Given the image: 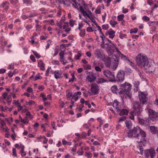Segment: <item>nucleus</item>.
Segmentation results:
<instances>
[{"label": "nucleus", "mask_w": 158, "mask_h": 158, "mask_svg": "<svg viewBox=\"0 0 158 158\" xmlns=\"http://www.w3.org/2000/svg\"><path fill=\"white\" fill-rule=\"evenodd\" d=\"M27 117L30 118L32 119L33 118L32 116H31L30 112L29 111H27L26 114Z\"/></svg>", "instance_id": "obj_57"}, {"label": "nucleus", "mask_w": 158, "mask_h": 158, "mask_svg": "<svg viewBox=\"0 0 158 158\" xmlns=\"http://www.w3.org/2000/svg\"><path fill=\"white\" fill-rule=\"evenodd\" d=\"M107 80L102 77H99L97 79L96 82L98 84H101L107 82Z\"/></svg>", "instance_id": "obj_24"}, {"label": "nucleus", "mask_w": 158, "mask_h": 158, "mask_svg": "<svg viewBox=\"0 0 158 158\" xmlns=\"http://www.w3.org/2000/svg\"><path fill=\"white\" fill-rule=\"evenodd\" d=\"M95 69L96 71L98 72H101L102 71L101 69L98 66L95 67Z\"/></svg>", "instance_id": "obj_63"}, {"label": "nucleus", "mask_w": 158, "mask_h": 158, "mask_svg": "<svg viewBox=\"0 0 158 158\" xmlns=\"http://www.w3.org/2000/svg\"><path fill=\"white\" fill-rule=\"evenodd\" d=\"M150 130L151 133L152 134H156L158 133V128L155 126H150Z\"/></svg>", "instance_id": "obj_23"}, {"label": "nucleus", "mask_w": 158, "mask_h": 158, "mask_svg": "<svg viewBox=\"0 0 158 158\" xmlns=\"http://www.w3.org/2000/svg\"><path fill=\"white\" fill-rule=\"evenodd\" d=\"M139 132L140 135H139V137L137 138V142L139 145H141V143H142L143 145L145 146L146 144V141L145 138L146 136V133L144 131L141 130L140 129Z\"/></svg>", "instance_id": "obj_3"}, {"label": "nucleus", "mask_w": 158, "mask_h": 158, "mask_svg": "<svg viewBox=\"0 0 158 158\" xmlns=\"http://www.w3.org/2000/svg\"><path fill=\"white\" fill-rule=\"evenodd\" d=\"M106 51L109 56L112 55L114 52V50H106Z\"/></svg>", "instance_id": "obj_50"}, {"label": "nucleus", "mask_w": 158, "mask_h": 158, "mask_svg": "<svg viewBox=\"0 0 158 158\" xmlns=\"http://www.w3.org/2000/svg\"><path fill=\"white\" fill-rule=\"evenodd\" d=\"M32 27V26L31 25H27L26 27V29L27 31H29Z\"/></svg>", "instance_id": "obj_61"}, {"label": "nucleus", "mask_w": 158, "mask_h": 158, "mask_svg": "<svg viewBox=\"0 0 158 158\" xmlns=\"http://www.w3.org/2000/svg\"><path fill=\"white\" fill-rule=\"evenodd\" d=\"M119 113V115L120 116H122L124 115H127L128 114V111L126 109H121V111L120 112H118Z\"/></svg>", "instance_id": "obj_27"}, {"label": "nucleus", "mask_w": 158, "mask_h": 158, "mask_svg": "<svg viewBox=\"0 0 158 158\" xmlns=\"http://www.w3.org/2000/svg\"><path fill=\"white\" fill-rule=\"evenodd\" d=\"M131 85L128 83L125 82L123 84L120 85V89H121L119 92V94L122 98H123L124 95V93H127L130 92L131 89Z\"/></svg>", "instance_id": "obj_2"}, {"label": "nucleus", "mask_w": 158, "mask_h": 158, "mask_svg": "<svg viewBox=\"0 0 158 158\" xmlns=\"http://www.w3.org/2000/svg\"><path fill=\"white\" fill-rule=\"evenodd\" d=\"M51 73L52 74H54V77L56 79L60 78L61 75V72L58 70H56L54 72L53 71H51Z\"/></svg>", "instance_id": "obj_22"}, {"label": "nucleus", "mask_w": 158, "mask_h": 158, "mask_svg": "<svg viewBox=\"0 0 158 158\" xmlns=\"http://www.w3.org/2000/svg\"><path fill=\"white\" fill-rule=\"evenodd\" d=\"M110 23L112 27H114L118 24V22L114 20H111L110 21Z\"/></svg>", "instance_id": "obj_33"}, {"label": "nucleus", "mask_w": 158, "mask_h": 158, "mask_svg": "<svg viewBox=\"0 0 158 158\" xmlns=\"http://www.w3.org/2000/svg\"><path fill=\"white\" fill-rule=\"evenodd\" d=\"M140 130V127L138 126H136V127H134L132 130H131V131H132V133L134 135V137L138 138L139 137V135L138 132Z\"/></svg>", "instance_id": "obj_13"}, {"label": "nucleus", "mask_w": 158, "mask_h": 158, "mask_svg": "<svg viewBox=\"0 0 158 158\" xmlns=\"http://www.w3.org/2000/svg\"><path fill=\"white\" fill-rule=\"evenodd\" d=\"M81 32L80 33V35L82 37H83L85 35V29H81L80 30Z\"/></svg>", "instance_id": "obj_36"}, {"label": "nucleus", "mask_w": 158, "mask_h": 158, "mask_svg": "<svg viewBox=\"0 0 158 158\" xmlns=\"http://www.w3.org/2000/svg\"><path fill=\"white\" fill-rule=\"evenodd\" d=\"M139 96L140 102L143 104H145L147 100V95L141 92L139 93Z\"/></svg>", "instance_id": "obj_12"}, {"label": "nucleus", "mask_w": 158, "mask_h": 158, "mask_svg": "<svg viewBox=\"0 0 158 158\" xmlns=\"http://www.w3.org/2000/svg\"><path fill=\"white\" fill-rule=\"evenodd\" d=\"M124 17V15L123 14L118 15V20L119 21H121L123 20Z\"/></svg>", "instance_id": "obj_45"}, {"label": "nucleus", "mask_w": 158, "mask_h": 158, "mask_svg": "<svg viewBox=\"0 0 158 158\" xmlns=\"http://www.w3.org/2000/svg\"><path fill=\"white\" fill-rule=\"evenodd\" d=\"M41 28V26L39 24H36L35 25V28L36 31H40Z\"/></svg>", "instance_id": "obj_44"}, {"label": "nucleus", "mask_w": 158, "mask_h": 158, "mask_svg": "<svg viewBox=\"0 0 158 158\" xmlns=\"http://www.w3.org/2000/svg\"><path fill=\"white\" fill-rule=\"evenodd\" d=\"M113 106L114 107H115L118 112H120L121 111L122 108L121 106L120 105L119 102L116 99L114 101Z\"/></svg>", "instance_id": "obj_16"}, {"label": "nucleus", "mask_w": 158, "mask_h": 158, "mask_svg": "<svg viewBox=\"0 0 158 158\" xmlns=\"http://www.w3.org/2000/svg\"><path fill=\"white\" fill-rule=\"evenodd\" d=\"M35 103V102L34 101L32 100H30L28 102H26V104L27 105H31L34 104Z\"/></svg>", "instance_id": "obj_56"}, {"label": "nucleus", "mask_w": 158, "mask_h": 158, "mask_svg": "<svg viewBox=\"0 0 158 158\" xmlns=\"http://www.w3.org/2000/svg\"><path fill=\"white\" fill-rule=\"evenodd\" d=\"M33 53L36 58H40V56L36 51H33Z\"/></svg>", "instance_id": "obj_49"}, {"label": "nucleus", "mask_w": 158, "mask_h": 158, "mask_svg": "<svg viewBox=\"0 0 158 158\" xmlns=\"http://www.w3.org/2000/svg\"><path fill=\"white\" fill-rule=\"evenodd\" d=\"M61 3L63 4L64 5L68 6L69 4L70 1L69 0H62L61 2Z\"/></svg>", "instance_id": "obj_35"}, {"label": "nucleus", "mask_w": 158, "mask_h": 158, "mask_svg": "<svg viewBox=\"0 0 158 158\" xmlns=\"http://www.w3.org/2000/svg\"><path fill=\"white\" fill-rule=\"evenodd\" d=\"M100 88L99 86L95 83L91 85V90L93 95H96L98 94Z\"/></svg>", "instance_id": "obj_9"}, {"label": "nucleus", "mask_w": 158, "mask_h": 158, "mask_svg": "<svg viewBox=\"0 0 158 158\" xmlns=\"http://www.w3.org/2000/svg\"><path fill=\"white\" fill-rule=\"evenodd\" d=\"M144 154L146 156L148 157L150 155L151 158H154L155 156V152L153 149H147L145 151Z\"/></svg>", "instance_id": "obj_10"}, {"label": "nucleus", "mask_w": 158, "mask_h": 158, "mask_svg": "<svg viewBox=\"0 0 158 158\" xmlns=\"http://www.w3.org/2000/svg\"><path fill=\"white\" fill-rule=\"evenodd\" d=\"M103 74L108 78L109 81H115L114 73H112L108 70H105L103 71Z\"/></svg>", "instance_id": "obj_5"}, {"label": "nucleus", "mask_w": 158, "mask_h": 158, "mask_svg": "<svg viewBox=\"0 0 158 158\" xmlns=\"http://www.w3.org/2000/svg\"><path fill=\"white\" fill-rule=\"evenodd\" d=\"M13 103L15 104L18 108V111H19L23 108V106H21V104L19 102V100H14Z\"/></svg>", "instance_id": "obj_21"}, {"label": "nucleus", "mask_w": 158, "mask_h": 158, "mask_svg": "<svg viewBox=\"0 0 158 158\" xmlns=\"http://www.w3.org/2000/svg\"><path fill=\"white\" fill-rule=\"evenodd\" d=\"M136 61L139 66L141 68L147 65L148 63L147 56L143 54H139L136 56Z\"/></svg>", "instance_id": "obj_1"}, {"label": "nucleus", "mask_w": 158, "mask_h": 158, "mask_svg": "<svg viewBox=\"0 0 158 158\" xmlns=\"http://www.w3.org/2000/svg\"><path fill=\"white\" fill-rule=\"evenodd\" d=\"M112 57L114 58H115L114 60V62H113L112 65L111 66V69L113 70H115L118 67V63L119 62V58L118 55L116 54H114Z\"/></svg>", "instance_id": "obj_7"}, {"label": "nucleus", "mask_w": 158, "mask_h": 158, "mask_svg": "<svg viewBox=\"0 0 158 158\" xmlns=\"http://www.w3.org/2000/svg\"><path fill=\"white\" fill-rule=\"evenodd\" d=\"M117 52H118V55H117L119 57V56L121 58L124 60H127V62L130 64H131L132 63L131 61L129 59V58L126 56H125L123 54H121L119 52V50H117Z\"/></svg>", "instance_id": "obj_20"}, {"label": "nucleus", "mask_w": 158, "mask_h": 158, "mask_svg": "<svg viewBox=\"0 0 158 158\" xmlns=\"http://www.w3.org/2000/svg\"><path fill=\"white\" fill-rule=\"evenodd\" d=\"M12 153H13V156H17V154H16V150L15 148H13L12 149Z\"/></svg>", "instance_id": "obj_52"}, {"label": "nucleus", "mask_w": 158, "mask_h": 158, "mask_svg": "<svg viewBox=\"0 0 158 158\" xmlns=\"http://www.w3.org/2000/svg\"><path fill=\"white\" fill-rule=\"evenodd\" d=\"M64 51H61L59 53V55L60 56V57H64Z\"/></svg>", "instance_id": "obj_64"}, {"label": "nucleus", "mask_w": 158, "mask_h": 158, "mask_svg": "<svg viewBox=\"0 0 158 158\" xmlns=\"http://www.w3.org/2000/svg\"><path fill=\"white\" fill-rule=\"evenodd\" d=\"M149 116L150 119L152 121L156 120L158 118V113L152 109L148 110Z\"/></svg>", "instance_id": "obj_8"}, {"label": "nucleus", "mask_w": 158, "mask_h": 158, "mask_svg": "<svg viewBox=\"0 0 158 158\" xmlns=\"http://www.w3.org/2000/svg\"><path fill=\"white\" fill-rule=\"evenodd\" d=\"M138 29L137 28H135L134 29H131L130 31L131 33H136L138 31Z\"/></svg>", "instance_id": "obj_42"}, {"label": "nucleus", "mask_w": 158, "mask_h": 158, "mask_svg": "<svg viewBox=\"0 0 158 158\" xmlns=\"http://www.w3.org/2000/svg\"><path fill=\"white\" fill-rule=\"evenodd\" d=\"M79 9L80 11L81 12L83 15L85 17L86 16L87 17L89 18L94 23L96 22L95 20L93 18L92 13L90 11L88 10H87V12L88 14L85 10H84L82 6H80V7H79Z\"/></svg>", "instance_id": "obj_4"}, {"label": "nucleus", "mask_w": 158, "mask_h": 158, "mask_svg": "<svg viewBox=\"0 0 158 158\" xmlns=\"http://www.w3.org/2000/svg\"><path fill=\"white\" fill-rule=\"evenodd\" d=\"M126 94V95L129 98V99H131V98L132 94H131L130 92H127V93H124V94Z\"/></svg>", "instance_id": "obj_58"}, {"label": "nucleus", "mask_w": 158, "mask_h": 158, "mask_svg": "<svg viewBox=\"0 0 158 158\" xmlns=\"http://www.w3.org/2000/svg\"><path fill=\"white\" fill-rule=\"evenodd\" d=\"M115 31L113 30L112 29H110L106 31L105 34L107 36L109 35L110 38L113 39L115 36Z\"/></svg>", "instance_id": "obj_19"}, {"label": "nucleus", "mask_w": 158, "mask_h": 158, "mask_svg": "<svg viewBox=\"0 0 158 158\" xmlns=\"http://www.w3.org/2000/svg\"><path fill=\"white\" fill-rule=\"evenodd\" d=\"M139 146H137V148L139 149L140 152H139V153H140V154L141 155H143V148L142 146L143 145L142 143H141V144L139 145Z\"/></svg>", "instance_id": "obj_32"}, {"label": "nucleus", "mask_w": 158, "mask_h": 158, "mask_svg": "<svg viewBox=\"0 0 158 158\" xmlns=\"http://www.w3.org/2000/svg\"><path fill=\"white\" fill-rule=\"evenodd\" d=\"M124 73L123 71H119L117 74L118 81H123L124 79Z\"/></svg>", "instance_id": "obj_14"}, {"label": "nucleus", "mask_w": 158, "mask_h": 158, "mask_svg": "<svg viewBox=\"0 0 158 158\" xmlns=\"http://www.w3.org/2000/svg\"><path fill=\"white\" fill-rule=\"evenodd\" d=\"M85 73L87 75L86 79L89 81L93 82L96 79V77L92 72L86 71Z\"/></svg>", "instance_id": "obj_11"}, {"label": "nucleus", "mask_w": 158, "mask_h": 158, "mask_svg": "<svg viewBox=\"0 0 158 158\" xmlns=\"http://www.w3.org/2000/svg\"><path fill=\"white\" fill-rule=\"evenodd\" d=\"M134 109L133 113L135 115L138 116L140 114L142 110L140 107V103L139 102H134Z\"/></svg>", "instance_id": "obj_6"}, {"label": "nucleus", "mask_w": 158, "mask_h": 158, "mask_svg": "<svg viewBox=\"0 0 158 158\" xmlns=\"http://www.w3.org/2000/svg\"><path fill=\"white\" fill-rule=\"evenodd\" d=\"M125 72L128 73H131L132 72V70L130 69L126 68L125 69Z\"/></svg>", "instance_id": "obj_55"}, {"label": "nucleus", "mask_w": 158, "mask_h": 158, "mask_svg": "<svg viewBox=\"0 0 158 158\" xmlns=\"http://www.w3.org/2000/svg\"><path fill=\"white\" fill-rule=\"evenodd\" d=\"M106 3V6L108 7L110 6V3L111 1L112 0H103Z\"/></svg>", "instance_id": "obj_59"}, {"label": "nucleus", "mask_w": 158, "mask_h": 158, "mask_svg": "<svg viewBox=\"0 0 158 158\" xmlns=\"http://www.w3.org/2000/svg\"><path fill=\"white\" fill-rule=\"evenodd\" d=\"M59 59L60 61L63 63V64L64 65L67 63L66 60L64 59V57H60Z\"/></svg>", "instance_id": "obj_41"}, {"label": "nucleus", "mask_w": 158, "mask_h": 158, "mask_svg": "<svg viewBox=\"0 0 158 158\" xmlns=\"http://www.w3.org/2000/svg\"><path fill=\"white\" fill-rule=\"evenodd\" d=\"M73 2H74V3H73L72 4V5H73V6L75 8L77 9L78 10V5H79L80 6H80H81L80 5V4H79L77 3V1L76 0H72Z\"/></svg>", "instance_id": "obj_30"}, {"label": "nucleus", "mask_w": 158, "mask_h": 158, "mask_svg": "<svg viewBox=\"0 0 158 158\" xmlns=\"http://www.w3.org/2000/svg\"><path fill=\"white\" fill-rule=\"evenodd\" d=\"M42 77L40 75V73L37 74L34 77V80L36 81L39 79H41Z\"/></svg>", "instance_id": "obj_47"}, {"label": "nucleus", "mask_w": 158, "mask_h": 158, "mask_svg": "<svg viewBox=\"0 0 158 158\" xmlns=\"http://www.w3.org/2000/svg\"><path fill=\"white\" fill-rule=\"evenodd\" d=\"M75 23V21H73V19H71L70 20L69 22V24L70 26L71 27H73L74 25V23Z\"/></svg>", "instance_id": "obj_48"}, {"label": "nucleus", "mask_w": 158, "mask_h": 158, "mask_svg": "<svg viewBox=\"0 0 158 158\" xmlns=\"http://www.w3.org/2000/svg\"><path fill=\"white\" fill-rule=\"evenodd\" d=\"M52 63L54 64L58 65L59 64V62L58 60H54L52 61Z\"/></svg>", "instance_id": "obj_62"}, {"label": "nucleus", "mask_w": 158, "mask_h": 158, "mask_svg": "<svg viewBox=\"0 0 158 158\" xmlns=\"http://www.w3.org/2000/svg\"><path fill=\"white\" fill-rule=\"evenodd\" d=\"M111 90L114 93H117L118 92V88L116 85L113 86L111 88Z\"/></svg>", "instance_id": "obj_29"}, {"label": "nucleus", "mask_w": 158, "mask_h": 158, "mask_svg": "<svg viewBox=\"0 0 158 158\" xmlns=\"http://www.w3.org/2000/svg\"><path fill=\"white\" fill-rule=\"evenodd\" d=\"M139 122L142 125H144L146 126H149L150 125L149 120L148 118H145L144 119L139 118Z\"/></svg>", "instance_id": "obj_17"}, {"label": "nucleus", "mask_w": 158, "mask_h": 158, "mask_svg": "<svg viewBox=\"0 0 158 158\" xmlns=\"http://www.w3.org/2000/svg\"><path fill=\"white\" fill-rule=\"evenodd\" d=\"M65 20V17H62L59 22H57V25L60 28H61L62 27V25Z\"/></svg>", "instance_id": "obj_25"}, {"label": "nucleus", "mask_w": 158, "mask_h": 158, "mask_svg": "<svg viewBox=\"0 0 158 158\" xmlns=\"http://www.w3.org/2000/svg\"><path fill=\"white\" fill-rule=\"evenodd\" d=\"M29 42H30L32 44L36 45L37 44L38 42L37 41H35L34 39L33 38V37H31V40L29 41Z\"/></svg>", "instance_id": "obj_37"}, {"label": "nucleus", "mask_w": 158, "mask_h": 158, "mask_svg": "<svg viewBox=\"0 0 158 158\" xmlns=\"http://www.w3.org/2000/svg\"><path fill=\"white\" fill-rule=\"evenodd\" d=\"M96 56L98 59H102L105 56V55L100 50H96L94 52Z\"/></svg>", "instance_id": "obj_18"}, {"label": "nucleus", "mask_w": 158, "mask_h": 158, "mask_svg": "<svg viewBox=\"0 0 158 158\" xmlns=\"http://www.w3.org/2000/svg\"><path fill=\"white\" fill-rule=\"evenodd\" d=\"M142 19L143 20L145 21L146 22H148L150 20L149 18L146 16H143L142 18Z\"/></svg>", "instance_id": "obj_53"}, {"label": "nucleus", "mask_w": 158, "mask_h": 158, "mask_svg": "<svg viewBox=\"0 0 158 158\" xmlns=\"http://www.w3.org/2000/svg\"><path fill=\"white\" fill-rule=\"evenodd\" d=\"M21 121L24 123L26 124L28 123V120L27 119V117H26L24 119H22V120H21Z\"/></svg>", "instance_id": "obj_46"}, {"label": "nucleus", "mask_w": 158, "mask_h": 158, "mask_svg": "<svg viewBox=\"0 0 158 158\" xmlns=\"http://www.w3.org/2000/svg\"><path fill=\"white\" fill-rule=\"evenodd\" d=\"M135 115L133 113V112H131L129 115L130 118L131 120H134Z\"/></svg>", "instance_id": "obj_43"}, {"label": "nucleus", "mask_w": 158, "mask_h": 158, "mask_svg": "<svg viewBox=\"0 0 158 158\" xmlns=\"http://www.w3.org/2000/svg\"><path fill=\"white\" fill-rule=\"evenodd\" d=\"M73 95L72 92H69L66 94V97L69 100H72L73 99Z\"/></svg>", "instance_id": "obj_31"}, {"label": "nucleus", "mask_w": 158, "mask_h": 158, "mask_svg": "<svg viewBox=\"0 0 158 158\" xmlns=\"http://www.w3.org/2000/svg\"><path fill=\"white\" fill-rule=\"evenodd\" d=\"M127 136L130 138H131L134 137V135L132 133V131L131 130H129L127 133Z\"/></svg>", "instance_id": "obj_39"}, {"label": "nucleus", "mask_w": 158, "mask_h": 158, "mask_svg": "<svg viewBox=\"0 0 158 158\" xmlns=\"http://www.w3.org/2000/svg\"><path fill=\"white\" fill-rule=\"evenodd\" d=\"M81 56V55L80 53H78L77 55L76 56H75V59L77 60H79L80 59V57Z\"/></svg>", "instance_id": "obj_60"}, {"label": "nucleus", "mask_w": 158, "mask_h": 158, "mask_svg": "<svg viewBox=\"0 0 158 158\" xmlns=\"http://www.w3.org/2000/svg\"><path fill=\"white\" fill-rule=\"evenodd\" d=\"M102 29L105 30H107L108 28V24H104L102 26Z\"/></svg>", "instance_id": "obj_51"}, {"label": "nucleus", "mask_w": 158, "mask_h": 158, "mask_svg": "<svg viewBox=\"0 0 158 158\" xmlns=\"http://www.w3.org/2000/svg\"><path fill=\"white\" fill-rule=\"evenodd\" d=\"M73 99L75 101H77L78 99V96L76 94H74L73 95Z\"/></svg>", "instance_id": "obj_54"}, {"label": "nucleus", "mask_w": 158, "mask_h": 158, "mask_svg": "<svg viewBox=\"0 0 158 158\" xmlns=\"http://www.w3.org/2000/svg\"><path fill=\"white\" fill-rule=\"evenodd\" d=\"M106 44L107 45L108 48H109L111 49H118V48H117L116 46L113 43H111L110 44Z\"/></svg>", "instance_id": "obj_28"}, {"label": "nucleus", "mask_w": 158, "mask_h": 158, "mask_svg": "<svg viewBox=\"0 0 158 158\" xmlns=\"http://www.w3.org/2000/svg\"><path fill=\"white\" fill-rule=\"evenodd\" d=\"M85 156H86L87 158H91L92 156V154L90 152H85Z\"/></svg>", "instance_id": "obj_40"}, {"label": "nucleus", "mask_w": 158, "mask_h": 158, "mask_svg": "<svg viewBox=\"0 0 158 158\" xmlns=\"http://www.w3.org/2000/svg\"><path fill=\"white\" fill-rule=\"evenodd\" d=\"M104 62L105 66L107 67H110L111 66V60L110 58L107 56H105L102 59Z\"/></svg>", "instance_id": "obj_15"}, {"label": "nucleus", "mask_w": 158, "mask_h": 158, "mask_svg": "<svg viewBox=\"0 0 158 158\" xmlns=\"http://www.w3.org/2000/svg\"><path fill=\"white\" fill-rule=\"evenodd\" d=\"M44 64L43 63V61L41 60H39L38 61V66L39 67H40V69L42 70H45V67H44Z\"/></svg>", "instance_id": "obj_26"}, {"label": "nucleus", "mask_w": 158, "mask_h": 158, "mask_svg": "<svg viewBox=\"0 0 158 158\" xmlns=\"http://www.w3.org/2000/svg\"><path fill=\"white\" fill-rule=\"evenodd\" d=\"M77 153L79 156H81L83 155L84 152L82 150V147L81 149H79L77 152Z\"/></svg>", "instance_id": "obj_38"}, {"label": "nucleus", "mask_w": 158, "mask_h": 158, "mask_svg": "<svg viewBox=\"0 0 158 158\" xmlns=\"http://www.w3.org/2000/svg\"><path fill=\"white\" fill-rule=\"evenodd\" d=\"M125 123L128 129H130L131 128L132 123L131 122L129 121H126Z\"/></svg>", "instance_id": "obj_34"}]
</instances>
